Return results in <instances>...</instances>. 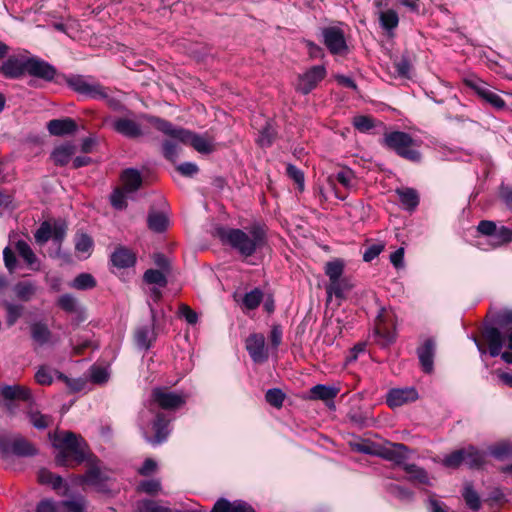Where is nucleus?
Returning <instances> with one entry per match:
<instances>
[{
	"instance_id": "nucleus-10",
	"label": "nucleus",
	"mask_w": 512,
	"mask_h": 512,
	"mask_svg": "<svg viewBox=\"0 0 512 512\" xmlns=\"http://www.w3.org/2000/svg\"><path fill=\"white\" fill-rule=\"evenodd\" d=\"M151 397L164 410H176L184 406L187 400V395L173 392L166 387L154 388Z\"/></svg>"
},
{
	"instance_id": "nucleus-45",
	"label": "nucleus",
	"mask_w": 512,
	"mask_h": 512,
	"mask_svg": "<svg viewBox=\"0 0 512 512\" xmlns=\"http://www.w3.org/2000/svg\"><path fill=\"white\" fill-rule=\"evenodd\" d=\"M335 179L347 190H351L356 186V177L354 172L349 168H343L335 175Z\"/></svg>"
},
{
	"instance_id": "nucleus-53",
	"label": "nucleus",
	"mask_w": 512,
	"mask_h": 512,
	"mask_svg": "<svg viewBox=\"0 0 512 512\" xmlns=\"http://www.w3.org/2000/svg\"><path fill=\"white\" fill-rule=\"evenodd\" d=\"M354 127L361 133H366L374 128V120L365 115L355 116L353 118Z\"/></svg>"
},
{
	"instance_id": "nucleus-64",
	"label": "nucleus",
	"mask_w": 512,
	"mask_h": 512,
	"mask_svg": "<svg viewBox=\"0 0 512 512\" xmlns=\"http://www.w3.org/2000/svg\"><path fill=\"white\" fill-rule=\"evenodd\" d=\"M383 249L384 246L382 244H373L369 246L363 254V260L365 262L372 261L383 251Z\"/></svg>"
},
{
	"instance_id": "nucleus-15",
	"label": "nucleus",
	"mask_w": 512,
	"mask_h": 512,
	"mask_svg": "<svg viewBox=\"0 0 512 512\" xmlns=\"http://www.w3.org/2000/svg\"><path fill=\"white\" fill-rule=\"evenodd\" d=\"M246 349L255 363H264L268 359L265 337L262 334H251L246 339Z\"/></svg>"
},
{
	"instance_id": "nucleus-31",
	"label": "nucleus",
	"mask_w": 512,
	"mask_h": 512,
	"mask_svg": "<svg viewBox=\"0 0 512 512\" xmlns=\"http://www.w3.org/2000/svg\"><path fill=\"white\" fill-rule=\"evenodd\" d=\"M155 339L154 329L150 325L139 327L135 332L136 344L142 349H149Z\"/></svg>"
},
{
	"instance_id": "nucleus-5",
	"label": "nucleus",
	"mask_w": 512,
	"mask_h": 512,
	"mask_svg": "<svg viewBox=\"0 0 512 512\" xmlns=\"http://www.w3.org/2000/svg\"><path fill=\"white\" fill-rule=\"evenodd\" d=\"M382 143L407 160L418 162L421 159L418 143L408 133L402 131L385 133Z\"/></svg>"
},
{
	"instance_id": "nucleus-3",
	"label": "nucleus",
	"mask_w": 512,
	"mask_h": 512,
	"mask_svg": "<svg viewBox=\"0 0 512 512\" xmlns=\"http://www.w3.org/2000/svg\"><path fill=\"white\" fill-rule=\"evenodd\" d=\"M146 119L155 127V130L184 144H190L199 153L208 154L213 151L212 142L201 135L175 127L169 121L159 117H147Z\"/></svg>"
},
{
	"instance_id": "nucleus-42",
	"label": "nucleus",
	"mask_w": 512,
	"mask_h": 512,
	"mask_svg": "<svg viewBox=\"0 0 512 512\" xmlns=\"http://www.w3.org/2000/svg\"><path fill=\"white\" fill-rule=\"evenodd\" d=\"M263 296V292L259 288H255L244 295L242 304L247 310H254L262 302Z\"/></svg>"
},
{
	"instance_id": "nucleus-28",
	"label": "nucleus",
	"mask_w": 512,
	"mask_h": 512,
	"mask_svg": "<svg viewBox=\"0 0 512 512\" xmlns=\"http://www.w3.org/2000/svg\"><path fill=\"white\" fill-rule=\"evenodd\" d=\"M75 250L78 253L79 258H88L93 250L94 242L93 239L86 233H76L74 238Z\"/></svg>"
},
{
	"instance_id": "nucleus-18",
	"label": "nucleus",
	"mask_w": 512,
	"mask_h": 512,
	"mask_svg": "<svg viewBox=\"0 0 512 512\" xmlns=\"http://www.w3.org/2000/svg\"><path fill=\"white\" fill-rule=\"evenodd\" d=\"M26 73L31 76L50 81L54 78L56 70L52 65L41 59L27 57Z\"/></svg>"
},
{
	"instance_id": "nucleus-43",
	"label": "nucleus",
	"mask_w": 512,
	"mask_h": 512,
	"mask_svg": "<svg viewBox=\"0 0 512 512\" xmlns=\"http://www.w3.org/2000/svg\"><path fill=\"white\" fill-rule=\"evenodd\" d=\"M35 285L28 281L19 282L14 286L16 297L23 301L30 300L35 294Z\"/></svg>"
},
{
	"instance_id": "nucleus-37",
	"label": "nucleus",
	"mask_w": 512,
	"mask_h": 512,
	"mask_svg": "<svg viewBox=\"0 0 512 512\" xmlns=\"http://www.w3.org/2000/svg\"><path fill=\"white\" fill-rule=\"evenodd\" d=\"M389 317V315L386 313L385 310H382L376 318L375 322V333L384 337L387 342H392L395 339L394 334L389 331L386 320Z\"/></svg>"
},
{
	"instance_id": "nucleus-48",
	"label": "nucleus",
	"mask_w": 512,
	"mask_h": 512,
	"mask_svg": "<svg viewBox=\"0 0 512 512\" xmlns=\"http://www.w3.org/2000/svg\"><path fill=\"white\" fill-rule=\"evenodd\" d=\"M462 463L465 464V449L456 450L443 459V465L448 468H457Z\"/></svg>"
},
{
	"instance_id": "nucleus-44",
	"label": "nucleus",
	"mask_w": 512,
	"mask_h": 512,
	"mask_svg": "<svg viewBox=\"0 0 512 512\" xmlns=\"http://www.w3.org/2000/svg\"><path fill=\"white\" fill-rule=\"evenodd\" d=\"M28 418L31 422V424L39 430L46 429L50 426L52 423V417L46 414H42L39 411H29L28 412Z\"/></svg>"
},
{
	"instance_id": "nucleus-26",
	"label": "nucleus",
	"mask_w": 512,
	"mask_h": 512,
	"mask_svg": "<svg viewBox=\"0 0 512 512\" xmlns=\"http://www.w3.org/2000/svg\"><path fill=\"white\" fill-rule=\"evenodd\" d=\"M401 205L409 211H413L419 204V195L413 188H398L396 189Z\"/></svg>"
},
{
	"instance_id": "nucleus-25",
	"label": "nucleus",
	"mask_w": 512,
	"mask_h": 512,
	"mask_svg": "<svg viewBox=\"0 0 512 512\" xmlns=\"http://www.w3.org/2000/svg\"><path fill=\"white\" fill-rule=\"evenodd\" d=\"M379 23L382 29L386 31L389 36H393L394 30L398 27L399 16L393 9H387L378 13Z\"/></svg>"
},
{
	"instance_id": "nucleus-36",
	"label": "nucleus",
	"mask_w": 512,
	"mask_h": 512,
	"mask_svg": "<svg viewBox=\"0 0 512 512\" xmlns=\"http://www.w3.org/2000/svg\"><path fill=\"white\" fill-rule=\"evenodd\" d=\"M38 481L43 485H50L54 490H58L63 486L62 477L45 468L39 470Z\"/></svg>"
},
{
	"instance_id": "nucleus-16",
	"label": "nucleus",
	"mask_w": 512,
	"mask_h": 512,
	"mask_svg": "<svg viewBox=\"0 0 512 512\" xmlns=\"http://www.w3.org/2000/svg\"><path fill=\"white\" fill-rule=\"evenodd\" d=\"M27 57L12 56L0 66V74L5 78L16 79L22 77L26 73Z\"/></svg>"
},
{
	"instance_id": "nucleus-8",
	"label": "nucleus",
	"mask_w": 512,
	"mask_h": 512,
	"mask_svg": "<svg viewBox=\"0 0 512 512\" xmlns=\"http://www.w3.org/2000/svg\"><path fill=\"white\" fill-rule=\"evenodd\" d=\"M68 84L75 92L87 98L100 100L107 97V88L91 78L74 76L68 80Z\"/></svg>"
},
{
	"instance_id": "nucleus-40",
	"label": "nucleus",
	"mask_w": 512,
	"mask_h": 512,
	"mask_svg": "<svg viewBox=\"0 0 512 512\" xmlns=\"http://www.w3.org/2000/svg\"><path fill=\"white\" fill-rule=\"evenodd\" d=\"M62 512H85L86 502L83 496H76L69 500L60 501Z\"/></svg>"
},
{
	"instance_id": "nucleus-6",
	"label": "nucleus",
	"mask_w": 512,
	"mask_h": 512,
	"mask_svg": "<svg viewBox=\"0 0 512 512\" xmlns=\"http://www.w3.org/2000/svg\"><path fill=\"white\" fill-rule=\"evenodd\" d=\"M147 117L152 116L142 114L139 116L138 121L126 117L115 118L112 121V128L114 131L127 138H138L149 134L152 128L155 129V127L147 121Z\"/></svg>"
},
{
	"instance_id": "nucleus-57",
	"label": "nucleus",
	"mask_w": 512,
	"mask_h": 512,
	"mask_svg": "<svg viewBox=\"0 0 512 512\" xmlns=\"http://www.w3.org/2000/svg\"><path fill=\"white\" fill-rule=\"evenodd\" d=\"M5 306L7 310V324L12 326L22 315L23 307L12 303H6Z\"/></svg>"
},
{
	"instance_id": "nucleus-55",
	"label": "nucleus",
	"mask_w": 512,
	"mask_h": 512,
	"mask_svg": "<svg viewBox=\"0 0 512 512\" xmlns=\"http://www.w3.org/2000/svg\"><path fill=\"white\" fill-rule=\"evenodd\" d=\"M35 240L39 244L46 243L52 236V226L48 222H43L35 232Z\"/></svg>"
},
{
	"instance_id": "nucleus-49",
	"label": "nucleus",
	"mask_w": 512,
	"mask_h": 512,
	"mask_svg": "<svg viewBox=\"0 0 512 512\" xmlns=\"http://www.w3.org/2000/svg\"><path fill=\"white\" fill-rule=\"evenodd\" d=\"M59 307L67 313H78L79 306L76 299L70 294H64L58 299Z\"/></svg>"
},
{
	"instance_id": "nucleus-7",
	"label": "nucleus",
	"mask_w": 512,
	"mask_h": 512,
	"mask_svg": "<svg viewBox=\"0 0 512 512\" xmlns=\"http://www.w3.org/2000/svg\"><path fill=\"white\" fill-rule=\"evenodd\" d=\"M477 231L484 236L491 237L490 245L493 248H498L512 242V229L506 226L498 227L496 223L491 220L480 221L477 226Z\"/></svg>"
},
{
	"instance_id": "nucleus-22",
	"label": "nucleus",
	"mask_w": 512,
	"mask_h": 512,
	"mask_svg": "<svg viewBox=\"0 0 512 512\" xmlns=\"http://www.w3.org/2000/svg\"><path fill=\"white\" fill-rule=\"evenodd\" d=\"M111 262L117 268H129L136 262V255L128 248L118 247L111 255Z\"/></svg>"
},
{
	"instance_id": "nucleus-46",
	"label": "nucleus",
	"mask_w": 512,
	"mask_h": 512,
	"mask_svg": "<svg viewBox=\"0 0 512 512\" xmlns=\"http://www.w3.org/2000/svg\"><path fill=\"white\" fill-rule=\"evenodd\" d=\"M96 286L95 278L89 273L79 274L71 283V287L77 290H88Z\"/></svg>"
},
{
	"instance_id": "nucleus-29",
	"label": "nucleus",
	"mask_w": 512,
	"mask_h": 512,
	"mask_svg": "<svg viewBox=\"0 0 512 512\" xmlns=\"http://www.w3.org/2000/svg\"><path fill=\"white\" fill-rule=\"evenodd\" d=\"M136 512H198L196 510H171L155 500H141L136 505Z\"/></svg>"
},
{
	"instance_id": "nucleus-4",
	"label": "nucleus",
	"mask_w": 512,
	"mask_h": 512,
	"mask_svg": "<svg viewBox=\"0 0 512 512\" xmlns=\"http://www.w3.org/2000/svg\"><path fill=\"white\" fill-rule=\"evenodd\" d=\"M495 321L499 328L487 327L484 331L492 357L500 355L504 345L512 350V310L500 312Z\"/></svg>"
},
{
	"instance_id": "nucleus-23",
	"label": "nucleus",
	"mask_w": 512,
	"mask_h": 512,
	"mask_svg": "<svg viewBox=\"0 0 512 512\" xmlns=\"http://www.w3.org/2000/svg\"><path fill=\"white\" fill-rule=\"evenodd\" d=\"M0 395L6 400L20 399L29 401L32 398L31 391L21 385H6L0 388Z\"/></svg>"
},
{
	"instance_id": "nucleus-33",
	"label": "nucleus",
	"mask_w": 512,
	"mask_h": 512,
	"mask_svg": "<svg viewBox=\"0 0 512 512\" xmlns=\"http://www.w3.org/2000/svg\"><path fill=\"white\" fill-rule=\"evenodd\" d=\"M486 462V453L473 446L465 449V464L470 468H481Z\"/></svg>"
},
{
	"instance_id": "nucleus-52",
	"label": "nucleus",
	"mask_w": 512,
	"mask_h": 512,
	"mask_svg": "<svg viewBox=\"0 0 512 512\" xmlns=\"http://www.w3.org/2000/svg\"><path fill=\"white\" fill-rule=\"evenodd\" d=\"M18 254L26 261L27 264L32 265L36 262V256L31 247L25 241H18L16 244Z\"/></svg>"
},
{
	"instance_id": "nucleus-11",
	"label": "nucleus",
	"mask_w": 512,
	"mask_h": 512,
	"mask_svg": "<svg viewBox=\"0 0 512 512\" xmlns=\"http://www.w3.org/2000/svg\"><path fill=\"white\" fill-rule=\"evenodd\" d=\"M464 84L473 89L484 101L497 110L505 108V101L496 92L492 91L488 84L473 76L464 79Z\"/></svg>"
},
{
	"instance_id": "nucleus-24",
	"label": "nucleus",
	"mask_w": 512,
	"mask_h": 512,
	"mask_svg": "<svg viewBox=\"0 0 512 512\" xmlns=\"http://www.w3.org/2000/svg\"><path fill=\"white\" fill-rule=\"evenodd\" d=\"M121 180L123 183V190L126 193H133L137 191L142 184V177L138 170L136 169H126L123 171L121 175Z\"/></svg>"
},
{
	"instance_id": "nucleus-56",
	"label": "nucleus",
	"mask_w": 512,
	"mask_h": 512,
	"mask_svg": "<svg viewBox=\"0 0 512 512\" xmlns=\"http://www.w3.org/2000/svg\"><path fill=\"white\" fill-rule=\"evenodd\" d=\"M395 72L398 76L409 78L411 71V64L407 57L403 56L394 62Z\"/></svg>"
},
{
	"instance_id": "nucleus-1",
	"label": "nucleus",
	"mask_w": 512,
	"mask_h": 512,
	"mask_svg": "<svg viewBox=\"0 0 512 512\" xmlns=\"http://www.w3.org/2000/svg\"><path fill=\"white\" fill-rule=\"evenodd\" d=\"M53 444L58 449L55 456V462L58 466L74 467V465L87 460V471L78 477L80 483L91 486L100 493L110 491V476L105 470H102L98 459L87 456V445L81 436L73 432H60L55 435Z\"/></svg>"
},
{
	"instance_id": "nucleus-27",
	"label": "nucleus",
	"mask_w": 512,
	"mask_h": 512,
	"mask_svg": "<svg viewBox=\"0 0 512 512\" xmlns=\"http://www.w3.org/2000/svg\"><path fill=\"white\" fill-rule=\"evenodd\" d=\"M353 283L348 277H341L338 278V280L329 282L326 286V292L329 297L332 295L336 296L337 298H343L345 296V293L350 291L353 288Z\"/></svg>"
},
{
	"instance_id": "nucleus-59",
	"label": "nucleus",
	"mask_w": 512,
	"mask_h": 512,
	"mask_svg": "<svg viewBox=\"0 0 512 512\" xmlns=\"http://www.w3.org/2000/svg\"><path fill=\"white\" fill-rule=\"evenodd\" d=\"M287 175L298 184L299 189L302 191L304 189V174L298 169L296 166L292 164H288L286 167Z\"/></svg>"
},
{
	"instance_id": "nucleus-12",
	"label": "nucleus",
	"mask_w": 512,
	"mask_h": 512,
	"mask_svg": "<svg viewBox=\"0 0 512 512\" xmlns=\"http://www.w3.org/2000/svg\"><path fill=\"white\" fill-rule=\"evenodd\" d=\"M326 68L316 65L298 76L295 89L297 92L307 95L326 77Z\"/></svg>"
},
{
	"instance_id": "nucleus-47",
	"label": "nucleus",
	"mask_w": 512,
	"mask_h": 512,
	"mask_svg": "<svg viewBox=\"0 0 512 512\" xmlns=\"http://www.w3.org/2000/svg\"><path fill=\"white\" fill-rule=\"evenodd\" d=\"M405 472L409 475L410 479L418 481L422 484H429V477L427 472L415 464H406L404 466Z\"/></svg>"
},
{
	"instance_id": "nucleus-21",
	"label": "nucleus",
	"mask_w": 512,
	"mask_h": 512,
	"mask_svg": "<svg viewBox=\"0 0 512 512\" xmlns=\"http://www.w3.org/2000/svg\"><path fill=\"white\" fill-rule=\"evenodd\" d=\"M153 430L155 431V435L153 437L149 436L146 431L143 432L147 442L151 443L152 445H158L167 439L169 435L168 421L162 414H158L156 416V419L153 422Z\"/></svg>"
},
{
	"instance_id": "nucleus-41",
	"label": "nucleus",
	"mask_w": 512,
	"mask_h": 512,
	"mask_svg": "<svg viewBox=\"0 0 512 512\" xmlns=\"http://www.w3.org/2000/svg\"><path fill=\"white\" fill-rule=\"evenodd\" d=\"M462 496L469 509L478 511L481 508L480 497L478 493L473 489L472 485H465Z\"/></svg>"
},
{
	"instance_id": "nucleus-38",
	"label": "nucleus",
	"mask_w": 512,
	"mask_h": 512,
	"mask_svg": "<svg viewBox=\"0 0 512 512\" xmlns=\"http://www.w3.org/2000/svg\"><path fill=\"white\" fill-rule=\"evenodd\" d=\"M31 336L35 342L40 345H44L49 342L51 332L47 325L43 323H34L31 325Z\"/></svg>"
},
{
	"instance_id": "nucleus-14",
	"label": "nucleus",
	"mask_w": 512,
	"mask_h": 512,
	"mask_svg": "<svg viewBox=\"0 0 512 512\" xmlns=\"http://www.w3.org/2000/svg\"><path fill=\"white\" fill-rule=\"evenodd\" d=\"M409 449L406 445L401 443H388L379 448L376 455L381 458L393 462L394 464L401 465L408 458Z\"/></svg>"
},
{
	"instance_id": "nucleus-9",
	"label": "nucleus",
	"mask_w": 512,
	"mask_h": 512,
	"mask_svg": "<svg viewBox=\"0 0 512 512\" xmlns=\"http://www.w3.org/2000/svg\"><path fill=\"white\" fill-rule=\"evenodd\" d=\"M0 453L3 457L10 454L29 457L37 454V449L22 436H15L11 439H0Z\"/></svg>"
},
{
	"instance_id": "nucleus-63",
	"label": "nucleus",
	"mask_w": 512,
	"mask_h": 512,
	"mask_svg": "<svg viewBox=\"0 0 512 512\" xmlns=\"http://www.w3.org/2000/svg\"><path fill=\"white\" fill-rule=\"evenodd\" d=\"M36 512H62V509L59 502L46 499L38 504Z\"/></svg>"
},
{
	"instance_id": "nucleus-19",
	"label": "nucleus",
	"mask_w": 512,
	"mask_h": 512,
	"mask_svg": "<svg viewBox=\"0 0 512 512\" xmlns=\"http://www.w3.org/2000/svg\"><path fill=\"white\" fill-rule=\"evenodd\" d=\"M435 342L427 339L417 350L421 367L425 373H431L434 369Z\"/></svg>"
},
{
	"instance_id": "nucleus-32",
	"label": "nucleus",
	"mask_w": 512,
	"mask_h": 512,
	"mask_svg": "<svg viewBox=\"0 0 512 512\" xmlns=\"http://www.w3.org/2000/svg\"><path fill=\"white\" fill-rule=\"evenodd\" d=\"M75 153V146L71 144H64L56 147L51 157L56 165L64 166L69 163L72 155Z\"/></svg>"
},
{
	"instance_id": "nucleus-17",
	"label": "nucleus",
	"mask_w": 512,
	"mask_h": 512,
	"mask_svg": "<svg viewBox=\"0 0 512 512\" xmlns=\"http://www.w3.org/2000/svg\"><path fill=\"white\" fill-rule=\"evenodd\" d=\"M418 399L416 389L412 387L391 389L386 396V403L391 408L400 407Z\"/></svg>"
},
{
	"instance_id": "nucleus-58",
	"label": "nucleus",
	"mask_w": 512,
	"mask_h": 512,
	"mask_svg": "<svg viewBox=\"0 0 512 512\" xmlns=\"http://www.w3.org/2000/svg\"><path fill=\"white\" fill-rule=\"evenodd\" d=\"M109 374L105 367L92 366L90 369V378L94 383H104L108 380Z\"/></svg>"
},
{
	"instance_id": "nucleus-2",
	"label": "nucleus",
	"mask_w": 512,
	"mask_h": 512,
	"mask_svg": "<svg viewBox=\"0 0 512 512\" xmlns=\"http://www.w3.org/2000/svg\"><path fill=\"white\" fill-rule=\"evenodd\" d=\"M218 235L243 256H251L265 243V233L259 227H252L245 232L241 229L219 228Z\"/></svg>"
},
{
	"instance_id": "nucleus-20",
	"label": "nucleus",
	"mask_w": 512,
	"mask_h": 512,
	"mask_svg": "<svg viewBox=\"0 0 512 512\" xmlns=\"http://www.w3.org/2000/svg\"><path fill=\"white\" fill-rule=\"evenodd\" d=\"M47 129L53 136L70 135L76 132L77 124L72 118L53 119L47 123Z\"/></svg>"
},
{
	"instance_id": "nucleus-60",
	"label": "nucleus",
	"mask_w": 512,
	"mask_h": 512,
	"mask_svg": "<svg viewBox=\"0 0 512 512\" xmlns=\"http://www.w3.org/2000/svg\"><path fill=\"white\" fill-rule=\"evenodd\" d=\"M126 192L123 189H116L111 194V204L116 209H123L126 207Z\"/></svg>"
},
{
	"instance_id": "nucleus-30",
	"label": "nucleus",
	"mask_w": 512,
	"mask_h": 512,
	"mask_svg": "<svg viewBox=\"0 0 512 512\" xmlns=\"http://www.w3.org/2000/svg\"><path fill=\"white\" fill-rule=\"evenodd\" d=\"M339 393V388L318 384L310 389V398L314 400H333Z\"/></svg>"
},
{
	"instance_id": "nucleus-13",
	"label": "nucleus",
	"mask_w": 512,
	"mask_h": 512,
	"mask_svg": "<svg viewBox=\"0 0 512 512\" xmlns=\"http://www.w3.org/2000/svg\"><path fill=\"white\" fill-rule=\"evenodd\" d=\"M324 44L332 54H344L348 47L344 33L336 27H329L323 30Z\"/></svg>"
},
{
	"instance_id": "nucleus-35",
	"label": "nucleus",
	"mask_w": 512,
	"mask_h": 512,
	"mask_svg": "<svg viewBox=\"0 0 512 512\" xmlns=\"http://www.w3.org/2000/svg\"><path fill=\"white\" fill-rule=\"evenodd\" d=\"M491 456L498 460H506L512 458V443L509 441H501L488 448Z\"/></svg>"
},
{
	"instance_id": "nucleus-34",
	"label": "nucleus",
	"mask_w": 512,
	"mask_h": 512,
	"mask_svg": "<svg viewBox=\"0 0 512 512\" xmlns=\"http://www.w3.org/2000/svg\"><path fill=\"white\" fill-rule=\"evenodd\" d=\"M148 227L154 232L161 233L169 225V219L165 213L152 211L148 215Z\"/></svg>"
},
{
	"instance_id": "nucleus-61",
	"label": "nucleus",
	"mask_w": 512,
	"mask_h": 512,
	"mask_svg": "<svg viewBox=\"0 0 512 512\" xmlns=\"http://www.w3.org/2000/svg\"><path fill=\"white\" fill-rule=\"evenodd\" d=\"M35 379L40 385H50L53 382L52 371L47 367H40L35 374Z\"/></svg>"
},
{
	"instance_id": "nucleus-54",
	"label": "nucleus",
	"mask_w": 512,
	"mask_h": 512,
	"mask_svg": "<svg viewBox=\"0 0 512 512\" xmlns=\"http://www.w3.org/2000/svg\"><path fill=\"white\" fill-rule=\"evenodd\" d=\"M265 399L273 407L280 408L283 405L285 394L280 389L273 388L266 392Z\"/></svg>"
},
{
	"instance_id": "nucleus-50",
	"label": "nucleus",
	"mask_w": 512,
	"mask_h": 512,
	"mask_svg": "<svg viewBox=\"0 0 512 512\" xmlns=\"http://www.w3.org/2000/svg\"><path fill=\"white\" fill-rule=\"evenodd\" d=\"M276 132L270 123H266L265 126L261 129L260 135L258 137V143L262 147L270 146L275 138Z\"/></svg>"
},
{
	"instance_id": "nucleus-62",
	"label": "nucleus",
	"mask_w": 512,
	"mask_h": 512,
	"mask_svg": "<svg viewBox=\"0 0 512 512\" xmlns=\"http://www.w3.org/2000/svg\"><path fill=\"white\" fill-rule=\"evenodd\" d=\"M160 488L161 484L156 479L142 481L138 486V489L140 491L145 492L147 494H155L160 490Z\"/></svg>"
},
{
	"instance_id": "nucleus-51",
	"label": "nucleus",
	"mask_w": 512,
	"mask_h": 512,
	"mask_svg": "<svg viewBox=\"0 0 512 512\" xmlns=\"http://www.w3.org/2000/svg\"><path fill=\"white\" fill-rule=\"evenodd\" d=\"M143 278L148 284H157L161 287L167 284L165 275L159 270L149 269L144 273Z\"/></svg>"
},
{
	"instance_id": "nucleus-39",
	"label": "nucleus",
	"mask_w": 512,
	"mask_h": 512,
	"mask_svg": "<svg viewBox=\"0 0 512 512\" xmlns=\"http://www.w3.org/2000/svg\"><path fill=\"white\" fill-rule=\"evenodd\" d=\"M344 266V262L341 259H336L325 264L324 271L329 279V282L338 280V278L343 277Z\"/></svg>"
}]
</instances>
